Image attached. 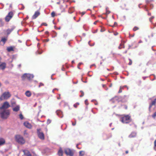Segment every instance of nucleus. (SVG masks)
Wrapping results in <instances>:
<instances>
[{"mask_svg": "<svg viewBox=\"0 0 156 156\" xmlns=\"http://www.w3.org/2000/svg\"><path fill=\"white\" fill-rule=\"evenodd\" d=\"M11 95L9 92L8 91L4 92L0 97V101L3 100H7L11 97Z\"/></svg>", "mask_w": 156, "mask_h": 156, "instance_id": "nucleus-1", "label": "nucleus"}, {"mask_svg": "<svg viewBox=\"0 0 156 156\" xmlns=\"http://www.w3.org/2000/svg\"><path fill=\"white\" fill-rule=\"evenodd\" d=\"M10 115V112L8 110H4L0 112V115L1 117L3 119H6Z\"/></svg>", "mask_w": 156, "mask_h": 156, "instance_id": "nucleus-2", "label": "nucleus"}, {"mask_svg": "<svg viewBox=\"0 0 156 156\" xmlns=\"http://www.w3.org/2000/svg\"><path fill=\"white\" fill-rule=\"evenodd\" d=\"M15 139L16 141L20 144H23L25 143V140L23 137L19 135H16L15 136Z\"/></svg>", "mask_w": 156, "mask_h": 156, "instance_id": "nucleus-3", "label": "nucleus"}, {"mask_svg": "<svg viewBox=\"0 0 156 156\" xmlns=\"http://www.w3.org/2000/svg\"><path fill=\"white\" fill-rule=\"evenodd\" d=\"M121 121L123 123H127L130 121V117L126 115L121 118Z\"/></svg>", "mask_w": 156, "mask_h": 156, "instance_id": "nucleus-4", "label": "nucleus"}, {"mask_svg": "<svg viewBox=\"0 0 156 156\" xmlns=\"http://www.w3.org/2000/svg\"><path fill=\"white\" fill-rule=\"evenodd\" d=\"M10 107V105L7 101L4 102L2 105L0 107V112L4 110H7V109Z\"/></svg>", "mask_w": 156, "mask_h": 156, "instance_id": "nucleus-5", "label": "nucleus"}, {"mask_svg": "<svg viewBox=\"0 0 156 156\" xmlns=\"http://www.w3.org/2000/svg\"><path fill=\"white\" fill-rule=\"evenodd\" d=\"M37 133L38 137L41 140L44 139V135L43 133L41 131L40 129H37Z\"/></svg>", "mask_w": 156, "mask_h": 156, "instance_id": "nucleus-6", "label": "nucleus"}, {"mask_svg": "<svg viewBox=\"0 0 156 156\" xmlns=\"http://www.w3.org/2000/svg\"><path fill=\"white\" fill-rule=\"evenodd\" d=\"M34 77V76L32 74H30L25 73L22 76L23 79H24L26 78L28 80H30Z\"/></svg>", "mask_w": 156, "mask_h": 156, "instance_id": "nucleus-7", "label": "nucleus"}, {"mask_svg": "<svg viewBox=\"0 0 156 156\" xmlns=\"http://www.w3.org/2000/svg\"><path fill=\"white\" fill-rule=\"evenodd\" d=\"M13 16V13L12 12H10L5 18V20L6 22H9L12 18Z\"/></svg>", "mask_w": 156, "mask_h": 156, "instance_id": "nucleus-8", "label": "nucleus"}, {"mask_svg": "<svg viewBox=\"0 0 156 156\" xmlns=\"http://www.w3.org/2000/svg\"><path fill=\"white\" fill-rule=\"evenodd\" d=\"M65 152L67 155H69V156H72L73 154V151L69 148L65 149Z\"/></svg>", "mask_w": 156, "mask_h": 156, "instance_id": "nucleus-9", "label": "nucleus"}, {"mask_svg": "<svg viewBox=\"0 0 156 156\" xmlns=\"http://www.w3.org/2000/svg\"><path fill=\"white\" fill-rule=\"evenodd\" d=\"M23 124L24 126L27 128L30 129L32 127L31 124L27 122H25Z\"/></svg>", "mask_w": 156, "mask_h": 156, "instance_id": "nucleus-10", "label": "nucleus"}, {"mask_svg": "<svg viewBox=\"0 0 156 156\" xmlns=\"http://www.w3.org/2000/svg\"><path fill=\"white\" fill-rule=\"evenodd\" d=\"M40 13L38 11H36L32 17V19H36L38 16L40 15Z\"/></svg>", "mask_w": 156, "mask_h": 156, "instance_id": "nucleus-11", "label": "nucleus"}, {"mask_svg": "<svg viewBox=\"0 0 156 156\" xmlns=\"http://www.w3.org/2000/svg\"><path fill=\"white\" fill-rule=\"evenodd\" d=\"M57 114L60 118H62L63 117V115L62 112L60 110H57L56 112Z\"/></svg>", "mask_w": 156, "mask_h": 156, "instance_id": "nucleus-12", "label": "nucleus"}, {"mask_svg": "<svg viewBox=\"0 0 156 156\" xmlns=\"http://www.w3.org/2000/svg\"><path fill=\"white\" fill-rule=\"evenodd\" d=\"M5 63L0 62V69H4L5 68Z\"/></svg>", "mask_w": 156, "mask_h": 156, "instance_id": "nucleus-13", "label": "nucleus"}, {"mask_svg": "<svg viewBox=\"0 0 156 156\" xmlns=\"http://www.w3.org/2000/svg\"><path fill=\"white\" fill-rule=\"evenodd\" d=\"M33 94L34 95L37 97H42L44 95V93H40L36 94L35 93H33Z\"/></svg>", "mask_w": 156, "mask_h": 156, "instance_id": "nucleus-14", "label": "nucleus"}, {"mask_svg": "<svg viewBox=\"0 0 156 156\" xmlns=\"http://www.w3.org/2000/svg\"><path fill=\"white\" fill-rule=\"evenodd\" d=\"M20 107L19 105L16 106V107H14L12 109L14 112H17L20 110Z\"/></svg>", "mask_w": 156, "mask_h": 156, "instance_id": "nucleus-15", "label": "nucleus"}, {"mask_svg": "<svg viewBox=\"0 0 156 156\" xmlns=\"http://www.w3.org/2000/svg\"><path fill=\"white\" fill-rule=\"evenodd\" d=\"M14 28L13 27L11 29H9L6 30L5 32L7 34H9L13 30Z\"/></svg>", "mask_w": 156, "mask_h": 156, "instance_id": "nucleus-16", "label": "nucleus"}, {"mask_svg": "<svg viewBox=\"0 0 156 156\" xmlns=\"http://www.w3.org/2000/svg\"><path fill=\"white\" fill-rule=\"evenodd\" d=\"M24 154L26 156H31L30 152L27 150H24L23 151Z\"/></svg>", "mask_w": 156, "mask_h": 156, "instance_id": "nucleus-17", "label": "nucleus"}, {"mask_svg": "<svg viewBox=\"0 0 156 156\" xmlns=\"http://www.w3.org/2000/svg\"><path fill=\"white\" fill-rule=\"evenodd\" d=\"M5 142V140L2 138H0V146H1L4 144Z\"/></svg>", "mask_w": 156, "mask_h": 156, "instance_id": "nucleus-18", "label": "nucleus"}, {"mask_svg": "<svg viewBox=\"0 0 156 156\" xmlns=\"http://www.w3.org/2000/svg\"><path fill=\"white\" fill-rule=\"evenodd\" d=\"M136 133L135 132H132L131 133L129 136V137L130 138H133L135 137L136 136Z\"/></svg>", "mask_w": 156, "mask_h": 156, "instance_id": "nucleus-19", "label": "nucleus"}, {"mask_svg": "<svg viewBox=\"0 0 156 156\" xmlns=\"http://www.w3.org/2000/svg\"><path fill=\"white\" fill-rule=\"evenodd\" d=\"M58 154L59 156H62L63 155V151L61 148H60L58 152Z\"/></svg>", "mask_w": 156, "mask_h": 156, "instance_id": "nucleus-20", "label": "nucleus"}, {"mask_svg": "<svg viewBox=\"0 0 156 156\" xmlns=\"http://www.w3.org/2000/svg\"><path fill=\"white\" fill-rule=\"evenodd\" d=\"M25 94L27 96L30 97L31 95V94L30 91H27L26 92Z\"/></svg>", "mask_w": 156, "mask_h": 156, "instance_id": "nucleus-21", "label": "nucleus"}, {"mask_svg": "<svg viewBox=\"0 0 156 156\" xmlns=\"http://www.w3.org/2000/svg\"><path fill=\"white\" fill-rule=\"evenodd\" d=\"M156 99H155L154 101H153L152 103L150 105L149 107V109L151 107L152 105H154L156 103Z\"/></svg>", "mask_w": 156, "mask_h": 156, "instance_id": "nucleus-22", "label": "nucleus"}, {"mask_svg": "<svg viewBox=\"0 0 156 156\" xmlns=\"http://www.w3.org/2000/svg\"><path fill=\"white\" fill-rule=\"evenodd\" d=\"M7 50L8 51H13V48L12 47H8L7 48Z\"/></svg>", "mask_w": 156, "mask_h": 156, "instance_id": "nucleus-23", "label": "nucleus"}, {"mask_svg": "<svg viewBox=\"0 0 156 156\" xmlns=\"http://www.w3.org/2000/svg\"><path fill=\"white\" fill-rule=\"evenodd\" d=\"M7 40V38L4 37L2 38L1 41L3 42L4 43V44L6 41Z\"/></svg>", "mask_w": 156, "mask_h": 156, "instance_id": "nucleus-24", "label": "nucleus"}, {"mask_svg": "<svg viewBox=\"0 0 156 156\" xmlns=\"http://www.w3.org/2000/svg\"><path fill=\"white\" fill-rule=\"evenodd\" d=\"M126 86H124L123 87H120V89H119V93H120L121 92H122V89H123V88L124 87H126Z\"/></svg>", "mask_w": 156, "mask_h": 156, "instance_id": "nucleus-25", "label": "nucleus"}, {"mask_svg": "<svg viewBox=\"0 0 156 156\" xmlns=\"http://www.w3.org/2000/svg\"><path fill=\"white\" fill-rule=\"evenodd\" d=\"M4 25V23L2 22V20L1 19H0V27Z\"/></svg>", "mask_w": 156, "mask_h": 156, "instance_id": "nucleus-26", "label": "nucleus"}, {"mask_svg": "<svg viewBox=\"0 0 156 156\" xmlns=\"http://www.w3.org/2000/svg\"><path fill=\"white\" fill-rule=\"evenodd\" d=\"M122 47L124 48V44L122 43L121 44H120V46L119 47V49H121V48H122Z\"/></svg>", "mask_w": 156, "mask_h": 156, "instance_id": "nucleus-27", "label": "nucleus"}, {"mask_svg": "<svg viewBox=\"0 0 156 156\" xmlns=\"http://www.w3.org/2000/svg\"><path fill=\"white\" fill-rule=\"evenodd\" d=\"M19 117H20V119L21 120H22L23 119L24 117H23V115H22V114L21 113H20L19 115Z\"/></svg>", "mask_w": 156, "mask_h": 156, "instance_id": "nucleus-28", "label": "nucleus"}, {"mask_svg": "<svg viewBox=\"0 0 156 156\" xmlns=\"http://www.w3.org/2000/svg\"><path fill=\"white\" fill-rule=\"evenodd\" d=\"M84 154V152L83 151H80V156H83Z\"/></svg>", "mask_w": 156, "mask_h": 156, "instance_id": "nucleus-29", "label": "nucleus"}, {"mask_svg": "<svg viewBox=\"0 0 156 156\" xmlns=\"http://www.w3.org/2000/svg\"><path fill=\"white\" fill-rule=\"evenodd\" d=\"M152 116L154 119H156V112L152 115Z\"/></svg>", "mask_w": 156, "mask_h": 156, "instance_id": "nucleus-30", "label": "nucleus"}, {"mask_svg": "<svg viewBox=\"0 0 156 156\" xmlns=\"http://www.w3.org/2000/svg\"><path fill=\"white\" fill-rule=\"evenodd\" d=\"M79 105V103H76L74 105V106L75 108H76L77 107V106L78 105Z\"/></svg>", "mask_w": 156, "mask_h": 156, "instance_id": "nucleus-31", "label": "nucleus"}, {"mask_svg": "<svg viewBox=\"0 0 156 156\" xmlns=\"http://www.w3.org/2000/svg\"><path fill=\"white\" fill-rule=\"evenodd\" d=\"M138 29V28L137 27H135L133 28V30L134 31H136Z\"/></svg>", "mask_w": 156, "mask_h": 156, "instance_id": "nucleus-32", "label": "nucleus"}, {"mask_svg": "<svg viewBox=\"0 0 156 156\" xmlns=\"http://www.w3.org/2000/svg\"><path fill=\"white\" fill-rule=\"evenodd\" d=\"M80 92H81V95H80V97H83V96L84 95V93H83V91H80Z\"/></svg>", "mask_w": 156, "mask_h": 156, "instance_id": "nucleus-33", "label": "nucleus"}, {"mask_svg": "<svg viewBox=\"0 0 156 156\" xmlns=\"http://www.w3.org/2000/svg\"><path fill=\"white\" fill-rule=\"evenodd\" d=\"M51 15L52 17H54L55 16V13L54 12H52L51 13Z\"/></svg>", "mask_w": 156, "mask_h": 156, "instance_id": "nucleus-34", "label": "nucleus"}, {"mask_svg": "<svg viewBox=\"0 0 156 156\" xmlns=\"http://www.w3.org/2000/svg\"><path fill=\"white\" fill-rule=\"evenodd\" d=\"M51 120L50 119H48L47 121V123L48 124L50 123L51 122Z\"/></svg>", "mask_w": 156, "mask_h": 156, "instance_id": "nucleus-35", "label": "nucleus"}, {"mask_svg": "<svg viewBox=\"0 0 156 156\" xmlns=\"http://www.w3.org/2000/svg\"><path fill=\"white\" fill-rule=\"evenodd\" d=\"M118 98V97H114V98H113L112 100L111 101H113V100H117V99Z\"/></svg>", "mask_w": 156, "mask_h": 156, "instance_id": "nucleus-36", "label": "nucleus"}, {"mask_svg": "<svg viewBox=\"0 0 156 156\" xmlns=\"http://www.w3.org/2000/svg\"><path fill=\"white\" fill-rule=\"evenodd\" d=\"M44 86V84L42 83H40L39 86V87H41V86Z\"/></svg>", "mask_w": 156, "mask_h": 156, "instance_id": "nucleus-37", "label": "nucleus"}, {"mask_svg": "<svg viewBox=\"0 0 156 156\" xmlns=\"http://www.w3.org/2000/svg\"><path fill=\"white\" fill-rule=\"evenodd\" d=\"M129 64L130 65H131L132 64V61L130 59H129Z\"/></svg>", "mask_w": 156, "mask_h": 156, "instance_id": "nucleus-38", "label": "nucleus"}, {"mask_svg": "<svg viewBox=\"0 0 156 156\" xmlns=\"http://www.w3.org/2000/svg\"><path fill=\"white\" fill-rule=\"evenodd\" d=\"M85 104H86V105H88V104L87 103V100H86L85 101Z\"/></svg>", "mask_w": 156, "mask_h": 156, "instance_id": "nucleus-39", "label": "nucleus"}, {"mask_svg": "<svg viewBox=\"0 0 156 156\" xmlns=\"http://www.w3.org/2000/svg\"><path fill=\"white\" fill-rule=\"evenodd\" d=\"M67 36V33H65L63 35V36L64 37H66Z\"/></svg>", "mask_w": 156, "mask_h": 156, "instance_id": "nucleus-40", "label": "nucleus"}, {"mask_svg": "<svg viewBox=\"0 0 156 156\" xmlns=\"http://www.w3.org/2000/svg\"><path fill=\"white\" fill-rule=\"evenodd\" d=\"M154 18V16H152L150 18L149 20L150 21H151V20Z\"/></svg>", "mask_w": 156, "mask_h": 156, "instance_id": "nucleus-41", "label": "nucleus"}, {"mask_svg": "<svg viewBox=\"0 0 156 156\" xmlns=\"http://www.w3.org/2000/svg\"><path fill=\"white\" fill-rule=\"evenodd\" d=\"M154 144L155 148H156V140L154 141Z\"/></svg>", "mask_w": 156, "mask_h": 156, "instance_id": "nucleus-42", "label": "nucleus"}, {"mask_svg": "<svg viewBox=\"0 0 156 156\" xmlns=\"http://www.w3.org/2000/svg\"><path fill=\"white\" fill-rule=\"evenodd\" d=\"M82 64V63H81V62L79 63L78 65V67L80 66Z\"/></svg>", "mask_w": 156, "mask_h": 156, "instance_id": "nucleus-43", "label": "nucleus"}, {"mask_svg": "<svg viewBox=\"0 0 156 156\" xmlns=\"http://www.w3.org/2000/svg\"><path fill=\"white\" fill-rule=\"evenodd\" d=\"M43 24L45 26H47V24L46 23H43Z\"/></svg>", "mask_w": 156, "mask_h": 156, "instance_id": "nucleus-44", "label": "nucleus"}, {"mask_svg": "<svg viewBox=\"0 0 156 156\" xmlns=\"http://www.w3.org/2000/svg\"><path fill=\"white\" fill-rule=\"evenodd\" d=\"M110 13V12L109 11H108L107 10V11H106V13L107 14H109V13Z\"/></svg>", "mask_w": 156, "mask_h": 156, "instance_id": "nucleus-45", "label": "nucleus"}, {"mask_svg": "<svg viewBox=\"0 0 156 156\" xmlns=\"http://www.w3.org/2000/svg\"><path fill=\"white\" fill-rule=\"evenodd\" d=\"M98 22V21H95L94 23V24H96Z\"/></svg>", "mask_w": 156, "mask_h": 156, "instance_id": "nucleus-46", "label": "nucleus"}, {"mask_svg": "<svg viewBox=\"0 0 156 156\" xmlns=\"http://www.w3.org/2000/svg\"><path fill=\"white\" fill-rule=\"evenodd\" d=\"M85 12H82V13H82V15H83L84 14H85Z\"/></svg>", "mask_w": 156, "mask_h": 156, "instance_id": "nucleus-47", "label": "nucleus"}, {"mask_svg": "<svg viewBox=\"0 0 156 156\" xmlns=\"http://www.w3.org/2000/svg\"><path fill=\"white\" fill-rule=\"evenodd\" d=\"M75 125H76V123H72V125L73 126H75Z\"/></svg>", "mask_w": 156, "mask_h": 156, "instance_id": "nucleus-48", "label": "nucleus"}, {"mask_svg": "<svg viewBox=\"0 0 156 156\" xmlns=\"http://www.w3.org/2000/svg\"><path fill=\"white\" fill-rule=\"evenodd\" d=\"M37 52H38V54H41L42 53V51H41V52H40L39 51H37Z\"/></svg>", "mask_w": 156, "mask_h": 156, "instance_id": "nucleus-49", "label": "nucleus"}, {"mask_svg": "<svg viewBox=\"0 0 156 156\" xmlns=\"http://www.w3.org/2000/svg\"><path fill=\"white\" fill-rule=\"evenodd\" d=\"M59 97H58V99H60V94H59Z\"/></svg>", "mask_w": 156, "mask_h": 156, "instance_id": "nucleus-50", "label": "nucleus"}, {"mask_svg": "<svg viewBox=\"0 0 156 156\" xmlns=\"http://www.w3.org/2000/svg\"><path fill=\"white\" fill-rule=\"evenodd\" d=\"M142 42V41H141V40H140L139 41V43H141Z\"/></svg>", "mask_w": 156, "mask_h": 156, "instance_id": "nucleus-51", "label": "nucleus"}, {"mask_svg": "<svg viewBox=\"0 0 156 156\" xmlns=\"http://www.w3.org/2000/svg\"><path fill=\"white\" fill-rule=\"evenodd\" d=\"M56 89H54L53 90H52V92H53V93H54V90H56Z\"/></svg>", "mask_w": 156, "mask_h": 156, "instance_id": "nucleus-52", "label": "nucleus"}, {"mask_svg": "<svg viewBox=\"0 0 156 156\" xmlns=\"http://www.w3.org/2000/svg\"><path fill=\"white\" fill-rule=\"evenodd\" d=\"M72 63H74V61H72Z\"/></svg>", "mask_w": 156, "mask_h": 156, "instance_id": "nucleus-53", "label": "nucleus"}, {"mask_svg": "<svg viewBox=\"0 0 156 156\" xmlns=\"http://www.w3.org/2000/svg\"><path fill=\"white\" fill-rule=\"evenodd\" d=\"M126 154H127V153H128V151H126Z\"/></svg>", "mask_w": 156, "mask_h": 156, "instance_id": "nucleus-54", "label": "nucleus"}, {"mask_svg": "<svg viewBox=\"0 0 156 156\" xmlns=\"http://www.w3.org/2000/svg\"><path fill=\"white\" fill-rule=\"evenodd\" d=\"M101 32H103V30H102V29H101Z\"/></svg>", "mask_w": 156, "mask_h": 156, "instance_id": "nucleus-55", "label": "nucleus"}, {"mask_svg": "<svg viewBox=\"0 0 156 156\" xmlns=\"http://www.w3.org/2000/svg\"><path fill=\"white\" fill-rule=\"evenodd\" d=\"M148 15H151V13H148Z\"/></svg>", "mask_w": 156, "mask_h": 156, "instance_id": "nucleus-56", "label": "nucleus"}, {"mask_svg": "<svg viewBox=\"0 0 156 156\" xmlns=\"http://www.w3.org/2000/svg\"><path fill=\"white\" fill-rule=\"evenodd\" d=\"M2 84L1 83H0V87L1 86Z\"/></svg>", "mask_w": 156, "mask_h": 156, "instance_id": "nucleus-57", "label": "nucleus"}, {"mask_svg": "<svg viewBox=\"0 0 156 156\" xmlns=\"http://www.w3.org/2000/svg\"><path fill=\"white\" fill-rule=\"evenodd\" d=\"M127 106H125V108H126V109H127Z\"/></svg>", "mask_w": 156, "mask_h": 156, "instance_id": "nucleus-58", "label": "nucleus"}, {"mask_svg": "<svg viewBox=\"0 0 156 156\" xmlns=\"http://www.w3.org/2000/svg\"><path fill=\"white\" fill-rule=\"evenodd\" d=\"M48 33V32H45V33H46V34H47Z\"/></svg>", "mask_w": 156, "mask_h": 156, "instance_id": "nucleus-59", "label": "nucleus"}, {"mask_svg": "<svg viewBox=\"0 0 156 156\" xmlns=\"http://www.w3.org/2000/svg\"><path fill=\"white\" fill-rule=\"evenodd\" d=\"M134 36V35H132V36H131V37H133V36Z\"/></svg>", "mask_w": 156, "mask_h": 156, "instance_id": "nucleus-60", "label": "nucleus"}, {"mask_svg": "<svg viewBox=\"0 0 156 156\" xmlns=\"http://www.w3.org/2000/svg\"><path fill=\"white\" fill-rule=\"evenodd\" d=\"M73 12L74 8H73Z\"/></svg>", "mask_w": 156, "mask_h": 156, "instance_id": "nucleus-61", "label": "nucleus"}, {"mask_svg": "<svg viewBox=\"0 0 156 156\" xmlns=\"http://www.w3.org/2000/svg\"><path fill=\"white\" fill-rule=\"evenodd\" d=\"M58 29H60V27L58 28Z\"/></svg>", "mask_w": 156, "mask_h": 156, "instance_id": "nucleus-62", "label": "nucleus"}, {"mask_svg": "<svg viewBox=\"0 0 156 156\" xmlns=\"http://www.w3.org/2000/svg\"><path fill=\"white\" fill-rule=\"evenodd\" d=\"M95 105H97V103H95Z\"/></svg>", "mask_w": 156, "mask_h": 156, "instance_id": "nucleus-63", "label": "nucleus"}, {"mask_svg": "<svg viewBox=\"0 0 156 156\" xmlns=\"http://www.w3.org/2000/svg\"><path fill=\"white\" fill-rule=\"evenodd\" d=\"M59 2H57V3L58 4H59Z\"/></svg>", "mask_w": 156, "mask_h": 156, "instance_id": "nucleus-64", "label": "nucleus"}]
</instances>
